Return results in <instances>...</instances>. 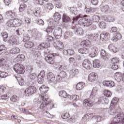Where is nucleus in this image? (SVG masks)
I'll return each instance as SVG.
<instances>
[{
  "label": "nucleus",
  "mask_w": 124,
  "mask_h": 124,
  "mask_svg": "<svg viewBox=\"0 0 124 124\" xmlns=\"http://www.w3.org/2000/svg\"><path fill=\"white\" fill-rule=\"evenodd\" d=\"M96 93H97V88L94 87L90 94V99H85L83 101L84 107H93V102H94V100H95V98L97 96Z\"/></svg>",
  "instance_id": "f257e3e1"
},
{
  "label": "nucleus",
  "mask_w": 124,
  "mask_h": 124,
  "mask_svg": "<svg viewBox=\"0 0 124 124\" xmlns=\"http://www.w3.org/2000/svg\"><path fill=\"white\" fill-rule=\"evenodd\" d=\"M42 101V104L40 107V109H43L45 108L49 103H50V100H49V96L47 95H40Z\"/></svg>",
  "instance_id": "f03ea898"
},
{
  "label": "nucleus",
  "mask_w": 124,
  "mask_h": 124,
  "mask_svg": "<svg viewBox=\"0 0 124 124\" xmlns=\"http://www.w3.org/2000/svg\"><path fill=\"white\" fill-rule=\"evenodd\" d=\"M14 70L17 73V74H24L25 72V68L23 65L20 64H16L14 66Z\"/></svg>",
  "instance_id": "7ed1b4c3"
},
{
  "label": "nucleus",
  "mask_w": 124,
  "mask_h": 124,
  "mask_svg": "<svg viewBox=\"0 0 124 124\" xmlns=\"http://www.w3.org/2000/svg\"><path fill=\"white\" fill-rule=\"evenodd\" d=\"M92 24V20L88 18H82L78 21V25L83 27H90Z\"/></svg>",
  "instance_id": "20e7f679"
},
{
  "label": "nucleus",
  "mask_w": 124,
  "mask_h": 124,
  "mask_svg": "<svg viewBox=\"0 0 124 124\" xmlns=\"http://www.w3.org/2000/svg\"><path fill=\"white\" fill-rule=\"evenodd\" d=\"M36 92V88L34 86L29 87L24 91L25 96H30L31 94H33Z\"/></svg>",
  "instance_id": "39448f33"
},
{
  "label": "nucleus",
  "mask_w": 124,
  "mask_h": 124,
  "mask_svg": "<svg viewBox=\"0 0 124 124\" xmlns=\"http://www.w3.org/2000/svg\"><path fill=\"white\" fill-rule=\"evenodd\" d=\"M70 10L71 13H73L75 15H77L75 16H74L73 18V20L74 22H77L78 19H79L81 16L80 13L79 12H78V11H76V8L74 7H71L70 9Z\"/></svg>",
  "instance_id": "423d86ee"
},
{
  "label": "nucleus",
  "mask_w": 124,
  "mask_h": 124,
  "mask_svg": "<svg viewBox=\"0 0 124 124\" xmlns=\"http://www.w3.org/2000/svg\"><path fill=\"white\" fill-rule=\"evenodd\" d=\"M98 51V48L96 46H93L91 47L89 50V56L91 58H94L97 56V52Z\"/></svg>",
  "instance_id": "0eeeda50"
},
{
  "label": "nucleus",
  "mask_w": 124,
  "mask_h": 124,
  "mask_svg": "<svg viewBox=\"0 0 124 124\" xmlns=\"http://www.w3.org/2000/svg\"><path fill=\"white\" fill-rule=\"evenodd\" d=\"M53 33L55 38L60 39L62 37V30L61 28H56L55 29Z\"/></svg>",
  "instance_id": "6e6552de"
},
{
  "label": "nucleus",
  "mask_w": 124,
  "mask_h": 124,
  "mask_svg": "<svg viewBox=\"0 0 124 124\" xmlns=\"http://www.w3.org/2000/svg\"><path fill=\"white\" fill-rule=\"evenodd\" d=\"M19 38L17 36H11L9 38V42L12 45H19L20 43L18 41Z\"/></svg>",
  "instance_id": "1a4fd4ad"
},
{
  "label": "nucleus",
  "mask_w": 124,
  "mask_h": 124,
  "mask_svg": "<svg viewBox=\"0 0 124 124\" xmlns=\"http://www.w3.org/2000/svg\"><path fill=\"white\" fill-rule=\"evenodd\" d=\"M53 46L57 50L62 49L63 45L62 42H61L60 40L55 39L53 41Z\"/></svg>",
  "instance_id": "9d476101"
},
{
  "label": "nucleus",
  "mask_w": 124,
  "mask_h": 124,
  "mask_svg": "<svg viewBox=\"0 0 124 124\" xmlns=\"http://www.w3.org/2000/svg\"><path fill=\"white\" fill-rule=\"evenodd\" d=\"M53 19H50L48 21V27L46 30V31L47 33L52 32L53 31V30L55 29V26H54L53 23Z\"/></svg>",
  "instance_id": "9b49d317"
},
{
  "label": "nucleus",
  "mask_w": 124,
  "mask_h": 124,
  "mask_svg": "<svg viewBox=\"0 0 124 124\" xmlns=\"http://www.w3.org/2000/svg\"><path fill=\"white\" fill-rule=\"evenodd\" d=\"M93 114L88 113L82 117L81 121L83 123H87V122H89L90 120H92V119H93Z\"/></svg>",
  "instance_id": "f8f14e48"
},
{
  "label": "nucleus",
  "mask_w": 124,
  "mask_h": 124,
  "mask_svg": "<svg viewBox=\"0 0 124 124\" xmlns=\"http://www.w3.org/2000/svg\"><path fill=\"white\" fill-rule=\"evenodd\" d=\"M82 66L85 69H87V70H90L91 68H92V63H91V62L88 60H85L83 61V62L82 63Z\"/></svg>",
  "instance_id": "ddd939ff"
},
{
  "label": "nucleus",
  "mask_w": 124,
  "mask_h": 124,
  "mask_svg": "<svg viewBox=\"0 0 124 124\" xmlns=\"http://www.w3.org/2000/svg\"><path fill=\"white\" fill-rule=\"evenodd\" d=\"M53 54H48L47 56L46 57L45 60L46 62L49 63V64H54L55 63V61L53 59Z\"/></svg>",
  "instance_id": "4468645a"
},
{
  "label": "nucleus",
  "mask_w": 124,
  "mask_h": 124,
  "mask_svg": "<svg viewBox=\"0 0 124 124\" xmlns=\"http://www.w3.org/2000/svg\"><path fill=\"white\" fill-rule=\"evenodd\" d=\"M102 84L103 86L105 87H110V88H112L115 86L114 82L111 81L105 80L103 82Z\"/></svg>",
  "instance_id": "2eb2a0df"
},
{
  "label": "nucleus",
  "mask_w": 124,
  "mask_h": 124,
  "mask_svg": "<svg viewBox=\"0 0 124 124\" xmlns=\"http://www.w3.org/2000/svg\"><path fill=\"white\" fill-rule=\"evenodd\" d=\"M23 60H25V55L23 54L18 55L15 59L14 60V62H21V61H23Z\"/></svg>",
  "instance_id": "dca6fc26"
},
{
  "label": "nucleus",
  "mask_w": 124,
  "mask_h": 124,
  "mask_svg": "<svg viewBox=\"0 0 124 124\" xmlns=\"http://www.w3.org/2000/svg\"><path fill=\"white\" fill-rule=\"evenodd\" d=\"M81 45L83 46L84 47H91L92 46L91 42L88 40H84L81 42Z\"/></svg>",
  "instance_id": "f3484780"
},
{
  "label": "nucleus",
  "mask_w": 124,
  "mask_h": 124,
  "mask_svg": "<svg viewBox=\"0 0 124 124\" xmlns=\"http://www.w3.org/2000/svg\"><path fill=\"white\" fill-rule=\"evenodd\" d=\"M84 88H85V83L83 82L78 83L76 85L77 91H81V90H82Z\"/></svg>",
  "instance_id": "a211bd4d"
},
{
  "label": "nucleus",
  "mask_w": 124,
  "mask_h": 124,
  "mask_svg": "<svg viewBox=\"0 0 124 124\" xmlns=\"http://www.w3.org/2000/svg\"><path fill=\"white\" fill-rule=\"evenodd\" d=\"M120 39H122V35L119 33H117L116 34L115 36L111 39V40L113 41V42H117V41L120 40Z\"/></svg>",
  "instance_id": "6ab92c4d"
},
{
  "label": "nucleus",
  "mask_w": 124,
  "mask_h": 124,
  "mask_svg": "<svg viewBox=\"0 0 124 124\" xmlns=\"http://www.w3.org/2000/svg\"><path fill=\"white\" fill-rule=\"evenodd\" d=\"M88 37L91 40H93V41H95L97 39V37H98V35L97 34H88Z\"/></svg>",
  "instance_id": "aec40b11"
},
{
  "label": "nucleus",
  "mask_w": 124,
  "mask_h": 124,
  "mask_svg": "<svg viewBox=\"0 0 124 124\" xmlns=\"http://www.w3.org/2000/svg\"><path fill=\"white\" fill-rule=\"evenodd\" d=\"M47 81L49 84H51V83H53L54 84H57L58 82H60V78H47Z\"/></svg>",
  "instance_id": "412c9836"
},
{
  "label": "nucleus",
  "mask_w": 124,
  "mask_h": 124,
  "mask_svg": "<svg viewBox=\"0 0 124 124\" xmlns=\"http://www.w3.org/2000/svg\"><path fill=\"white\" fill-rule=\"evenodd\" d=\"M59 96H61L62 97L69 98V97H70V95L67 94V93H66L65 91H61L59 92Z\"/></svg>",
  "instance_id": "4be33fe9"
},
{
  "label": "nucleus",
  "mask_w": 124,
  "mask_h": 124,
  "mask_svg": "<svg viewBox=\"0 0 124 124\" xmlns=\"http://www.w3.org/2000/svg\"><path fill=\"white\" fill-rule=\"evenodd\" d=\"M39 90L42 93H46L48 92V87L45 85H42L40 88Z\"/></svg>",
  "instance_id": "5701e85b"
},
{
  "label": "nucleus",
  "mask_w": 124,
  "mask_h": 124,
  "mask_svg": "<svg viewBox=\"0 0 124 124\" xmlns=\"http://www.w3.org/2000/svg\"><path fill=\"white\" fill-rule=\"evenodd\" d=\"M109 50L113 53H117V52L119 51V50L115 47V46H113V45H109L108 46Z\"/></svg>",
  "instance_id": "b1692460"
},
{
  "label": "nucleus",
  "mask_w": 124,
  "mask_h": 124,
  "mask_svg": "<svg viewBox=\"0 0 124 124\" xmlns=\"http://www.w3.org/2000/svg\"><path fill=\"white\" fill-rule=\"evenodd\" d=\"M78 73H79V71H78V69H73L70 71V75L71 76H72V77H75L76 75H78Z\"/></svg>",
  "instance_id": "393cba45"
},
{
  "label": "nucleus",
  "mask_w": 124,
  "mask_h": 124,
  "mask_svg": "<svg viewBox=\"0 0 124 124\" xmlns=\"http://www.w3.org/2000/svg\"><path fill=\"white\" fill-rule=\"evenodd\" d=\"M101 57L104 60H107L108 58L107 57V53H106V51L104 49H101Z\"/></svg>",
  "instance_id": "a878e982"
},
{
  "label": "nucleus",
  "mask_w": 124,
  "mask_h": 124,
  "mask_svg": "<svg viewBox=\"0 0 124 124\" xmlns=\"http://www.w3.org/2000/svg\"><path fill=\"white\" fill-rule=\"evenodd\" d=\"M93 66L94 68H99L100 66V63L98 60H94L93 61Z\"/></svg>",
  "instance_id": "bb28decb"
},
{
  "label": "nucleus",
  "mask_w": 124,
  "mask_h": 124,
  "mask_svg": "<svg viewBox=\"0 0 124 124\" xmlns=\"http://www.w3.org/2000/svg\"><path fill=\"white\" fill-rule=\"evenodd\" d=\"M19 53H20L19 47L13 48L11 50V54H19Z\"/></svg>",
  "instance_id": "cd10ccee"
},
{
  "label": "nucleus",
  "mask_w": 124,
  "mask_h": 124,
  "mask_svg": "<svg viewBox=\"0 0 124 124\" xmlns=\"http://www.w3.org/2000/svg\"><path fill=\"white\" fill-rule=\"evenodd\" d=\"M7 16H11L12 18H15L16 17V14L15 12H13L12 11H7L6 13Z\"/></svg>",
  "instance_id": "c85d7f7f"
},
{
  "label": "nucleus",
  "mask_w": 124,
  "mask_h": 124,
  "mask_svg": "<svg viewBox=\"0 0 124 124\" xmlns=\"http://www.w3.org/2000/svg\"><path fill=\"white\" fill-rule=\"evenodd\" d=\"M70 99L71 100L70 102H73V101H75V100H78L79 99V96L77 95H73L72 96H70Z\"/></svg>",
  "instance_id": "c756f323"
},
{
  "label": "nucleus",
  "mask_w": 124,
  "mask_h": 124,
  "mask_svg": "<svg viewBox=\"0 0 124 124\" xmlns=\"http://www.w3.org/2000/svg\"><path fill=\"white\" fill-rule=\"evenodd\" d=\"M26 8H27V6L26 5V4L24 3L20 4L19 8V12H23V11H25V9H26Z\"/></svg>",
  "instance_id": "7c9ffc66"
},
{
  "label": "nucleus",
  "mask_w": 124,
  "mask_h": 124,
  "mask_svg": "<svg viewBox=\"0 0 124 124\" xmlns=\"http://www.w3.org/2000/svg\"><path fill=\"white\" fill-rule=\"evenodd\" d=\"M119 101V98L115 97L112 99L110 106H115L117 103H118V102Z\"/></svg>",
  "instance_id": "2f4dec72"
},
{
  "label": "nucleus",
  "mask_w": 124,
  "mask_h": 124,
  "mask_svg": "<svg viewBox=\"0 0 124 124\" xmlns=\"http://www.w3.org/2000/svg\"><path fill=\"white\" fill-rule=\"evenodd\" d=\"M14 20V27H19L21 25V20L18 19H13Z\"/></svg>",
  "instance_id": "473e14b6"
},
{
  "label": "nucleus",
  "mask_w": 124,
  "mask_h": 124,
  "mask_svg": "<svg viewBox=\"0 0 124 124\" xmlns=\"http://www.w3.org/2000/svg\"><path fill=\"white\" fill-rule=\"evenodd\" d=\"M43 6L46 9H48L49 10H52L53 9V4L51 3L44 5Z\"/></svg>",
  "instance_id": "72a5a7b5"
},
{
  "label": "nucleus",
  "mask_w": 124,
  "mask_h": 124,
  "mask_svg": "<svg viewBox=\"0 0 124 124\" xmlns=\"http://www.w3.org/2000/svg\"><path fill=\"white\" fill-rule=\"evenodd\" d=\"M63 21L65 23H68V22H70L71 21V19H70V17H69V16H66L65 15H63Z\"/></svg>",
  "instance_id": "f704fd0d"
},
{
  "label": "nucleus",
  "mask_w": 124,
  "mask_h": 124,
  "mask_svg": "<svg viewBox=\"0 0 124 124\" xmlns=\"http://www.w3.org/2000/svg\"><path fill=\"white\" fill-rule=\"evenodd\" d=\"M54 18L56 21H59V20H61L62 16H61V14H60V13H55L54 15Z\"/></svg>",
  "instance_id": "c9c22d12"
},
{
  "label": "nucleus",
  "mask_w": 124,
  "mask_h": 124,
  "mask_svg": "<svg viewBox=\"0 0 124 124\" xmlns=\"http://www.w3.org/2000/svg\"><path fill=\"white\" fill-rule=\"evenodd\" d=\"M24 46L25 47V48H31L33 46V43L31 42H28L27 43H26L25 44Z\"/></svg>",
  "instance_id": "e433bc0d"
},
{
  "label": "nucleus",
  "mask_w": 124,
  "mask_h": 124,
  "mask_svg": "<svg viewBox=\"0 0 124 124\" xmlns=\"http://www.w3.org/2000/svg\"><path fill=\"white\" fill-rule=\"evenodd\" d=\"M11 101L12 102H17L19 100V97L17 95H14L10 98Z\"/></svg>",
  "instance_id": "4c0bfd02"
},
{
  "label": "nucleus",
  "mask_w": 124,
  "mask_h": 124,
  "mask_svg": "<svg viewBox=\"0 0 124 124\" xmlns=\"http://www.w3.org/2000/svg\"><path fill=\"white\" fill-rule=\"evenodd\" d=\"M104 95L105 96H107V97H110L112 95V93L109 90H105Z\"/></svg>",
  "instance_id": "58836bf2"
},
{
  "label": "nucleus",
  "mask_w": 124,
  "mask_h": 124,
  "mask_svg": "<svg viewBox=\"0 0 124 124\" xmlns=\"http://www.w3.org/2000/svg\"><path fill=\"white\" fill-rule=\"evenodd\" d=\"M101 10L102 12H108L109 10V6L106 5L101 8Z\"/></svg>",
  "instance_id": "ea45409f"
},
{
  "label": "nucleus",
  "mask_w": 124,
  "mask_h": 124,
  "mask_svg": "<svg viewBox=\"0 0 124 124\" xmlns=\"http://www.w3.org/2000/svg\"><path fill=\"white\" fill-rule=\"evenodd\" d=\"M7 50V48L5 47L4 45H1L0 46V54H2V53H4L5 51Z\"/></svg>",
  "instance_id": "a19ab883"
},
{
  "label": "nucleus",
  "mask_w": 124,
  "mask_h": 124,
  "mask_svg": "<svg viewBox=\"0 0 124 124\" xmlns=\"http://www.w3.org/2000/svg\"><path fill=\"white\" fill-rule=\"evenodd\" d=\"M76 32H77V34H79V35H82V34L84 33L83 29L81 28L76 29Z\"/></svg>",
  "instance_id": "79ce46f5"
},
{
  "label": "nucleus",
  "mask_w": 124,
  "mask_h": 124,
  "mask_svg": "<svg viewBox=\"0 0 124 124\" xmlns=\"http://www.w3.org/2000/svg\"><path fill=\"white\" fill-rule=\"evenodd\" d=\"M34 0L36 3H37L38 4H40V5H43V4H44V0L45 1H48V0Z\"/></svg>",
  "instance_id": "37998d69"
},
{
  "label": "nucleus",
  "mask_w": 124,
  "mask_h": 124,
  "mask_svg": "<svg viewBox=\"0 0 124 124\" xmlns=\"http://www.w3.org/2000/svg\"><path fill=\"white\" fill-rule=\"evenodd\" d=\"M99 16H98L94 15L92 17V20L95 23H96L99 21Z\"/></svg>",
  "instance_id": "c03bdc74"
},
{
  "label": "nucleus",
  "mask_w": 124,
  "mask_h": 124,
  "mask_svg": "<svg viewBox=\"0 0 124 124\" xmlns=\"http://www.w3.org/2000/svg\"><path fill=\"white\" fill-rule=\"evenodd\" d=\"M62 119H67L70 117V115H69V113L66 112L62 114Z\"/></svg>",
  "instance_id": "a18cd8bd"
},
{
  "label": "nucleus",
  "mask_w": 124,
  "mask_h": 124,
  "mask_svg": "<svg viewBox=\"0 0 124 124\" xmlns=\"http://www.w3.org/2000/svg\"><path fill=\"white\" fill-rule=\"evenodd\" d=\"M38 78H44L45 77V71L42 70L38 76Z\"/></svg>",
  "instance_id": "49530a36"
},
{
  "label": "nucleus",
  "mask_w": 124,
  "mask_h": 124,
  "mask_svg": "<svg viewBox=\"0 0 124 124\" xmlns=\"http://www.w3.org/2000/svg\"><path fill=\"white\" fill-rule=\"evenodd\" d=\"M34 56H35V58L36 60H38V58H40V56H41V54L39 51H36L34 52Z\"/></svg>",
  "instance_id": "de8ad7c7"
},
{
  "label": "nucleus",
  "mask_w": 124,
  "mask_h": 124,
  "mask_svg": "<svg viewBox=\"0 0 124 124\" xmlns=\"http://www.w3.org/2000/svg\"><path fill=\"white\" fill-rule=\"evenodd\" d=\"M2 36L3 37V41H4L5 42H6V41H7V38L8 37V35L7 34V33L6 32L3 33V34H2Z\"/></svg>",
  "instance_id": "09e8293b"
},
{
  "label": "nucleus",
  "mask_w": 124,
  "mask_h": 124,
  "mask_svg": "<svg viewBox=\"0 0 124 124\" xmlns=\"http://www.w3.org/2000/svg\"><path fill=\"white\" fill-rule=\"evenodd\" d=\"M7 25L10 28L14 27V22L13 19L9 20L7 22Z\"/></svg>",
  "instance_id": "8fccbe9b"
},
{
  "label": "nucleus",
  "mask_w": 124,
  "mask_h": 124,
  "mask_svg": "<svg viewBox=\"0 0 124 124\" xmlns=\"http://www.w3.org/2000/svg\"><path fill=\"white\" fill-rule=\"evenodd\" d=\"M84 11H85L86 13H91V12H92V8L88 6H85Z\"/></svg>",
  "instance_id": "3c124183"
},
{
  "label": "nucleus",
  "mask_w": 124,
  "mask_h": 124,
  "mask_svg": "<svg viewBox=\"0 0 124 124\" xmlns=\"http://www.w3.org/2000/svg\"><path fill=\"white\" fill-rule=\"evenodd\" d=\"M87 50L88 49L86 48H80L78 49V53H80V54H86Z\"/></svg>",
  "instance_id": "603ef678"
},
{
  "label": "nucleus",
  "mask_w": 124,
  "mask_h": 124,
  "mask_svg": "<svg viewBox=\"0 0 124 124\" xmlns=\"http://www.w3.org/2000/svg\"><path fill=\"white\" fill-rule=\"evenodd\" d=\"M18 84L19 85H20V86H23L25 83V80H24V78H19L18 79Z\"/></svg>",
  "instance_id": "864d4df0"
},
{
  "label": "nucleus",
  "mask_w": 124,
  "mask_h": 124,
  "mask_svg": "<svg viewBox=\"0 0 124 124\" xmlns=\"http://www.w3.org/2000/svg\"><path fill=\"white\" fill-rule=\"evenodd\" d=\"M99 26L101 29H105V28H106V23L102 21L99 24Z\"/></svg>",
  "instance_id": "5fc2aeb1"
},
{
  "label": "nucleus",
  "mask_w": 124,
  "mask_h": 124,
  "mask_svg": "<svg viewBox=\"0 0 124 124\" xmlns=\"http://www.w3.org/2000/svg\"><path fill=\"white\" fill-rule=\"evenodd\" d=\"M8 76V74L6 72L0 73V78H6Z\"/></svg>",
  "instance_id": "6e6d98bb"
},
{
  "label": "nucleus",
  "mask_w": 124,
  "mask_h": 124,
  "mask_svg": "<svg viewBox=\"0 0 124 124\" xmlns=\"http://www.w3.org/2000/svg\"><path fill=\"white\" fill-rule=\"evenodd\" d=\"M6 89V88L4 86L2 85L0 86V94H1V93H4Z\"/></svg>",
  "instance_id": "4d7b16f0"
},
{
  "label": "nucleus",
  "mask_w": 124,
  "mask_h": 124,
  "mask_svg": "<svg viewBox=\"0 0 124 124\" xmlns=\"http://www.w3.org/2000/svg\"><path fill=\"white\" fill-rule=\"evenodd\" d=\"M94 77H96V78L98 77L97 74H96L95 73H91L89 75L88 78H93Z\"/></svg>",
  "instance_id": "13d9d810"
},
{
  "label": "nucleus",
  "mask_w": 124,
  "mask_h": 124,
  "mask_svg": "<svg viewBox=\"0 0 124 124\" xmlns=\"http://www.w3.org/2000/svg\"><path fill=\"white\" fill-rule=\"evenodd\" d=\"M58 77H61V78H65L66 77V73L65 72H62L60 75L58 76Z\"/></svg>",
  "instance_id": "bf43d9fd"
},
{
  "label": "nucleus",
  "mask_w": 124,
  "mask_h": 124,
  "mask_svg": "<svg viewBox=\"0 0 124 124\" xmlns=\"http://www.w3.org/2000/svg\"><path fill=\"white\" fill-rule=\"evenodd\" d=\"M45 47H46V44L43 43L40 44L38 46V50H43Z\"/></svg>",
  "instance_id": "052dcab7"
},
{
  "label": "nucleus",
  "mask_w": 124,
  "mask_h": 124,
  "mask_svg": "<svg viewBox=\"0 0 124 124\" xmlns=\"http://www.w3.org/2000/svg\"><path fill=\"white\" fill-rule=\"evenodd\" d=\"M114 77L115 78H120L121 77H123V75L120 72H116L114 74Z\"/></svg>",
  "instance_id": "680f3d73"
},
{
  "label": "nucleus",
  "mask_w": 124,
  "mask_h": 124,
  "mask_svg": "<svg viewBox=\"0 0 124 124\" xmlns=\"http://www.w3.org/2000/svg\"><path fill=\"white\" fill-rule=\"evenodd\" d=\"M37 22L39 26H44V21L41 19H37Z\"/></svg>",
  "instance_id": "e2e57ef3"
},
{
  "label": "nucleus",
  "mask_w": 124,
  "mask_h": 124,
  "mask_svg": "<svg viewBox=\"0 0 124 124\" xmlns=\"http://www.w3.org/2000/svg\"><path fill=\"white\" fill-rule=\"evenodd\" d=\"M119 62V58L117 57L113 58L111 60V62H112V63H117V62Z\"/></svg>",
  "instance_id": "0e129e2a"
},
{
  "label": "nucleus",
  "mask_w": 124,
  "mask_h": 124,
  "mask_svg": "<svg viewBox=\"0 0 124 124\" xmlns=\"http://www.w3.org/2000/svg\"><path fill=\"white\" fill-rule=\"evenodd\" d=\"M72 36V34L70 33V32H65L64 33V37L65 38H67L68 37H70Z\"/></svg>",
  "instance_id": "69168bd1"
},
{
  "label": "nucleus",
  "mask_w": 124,
  "mask_h": 124,
  "mask_svg": "<svg viewBox=\"0 0 124 124\" xmlns=\"http://www.w3.org/2000/svg\"><path fill=\"white\" fill-rule=\"evenodd\" d=\"M24 41H28V40H30V37L28 36L27 34H24V38H23Z\"/></svg>",
  "instance_id": "338daca9"
},
{
  "label": "nucleus",
  "mask_w": 124,
  "mask_h": 124,
  "mask_svg": "<svg viewBox=\"0 0 124 124\" xmlns=\"http://www.w3.org/2000/svg\"><path fill=\"white\" fill-rule=\"evenodd\" d=\"M46 39L47 41H53L54 40V38L51 36H46Z\"/></svg>",
  "instance_id": "774afa93"
}]
</instances>
